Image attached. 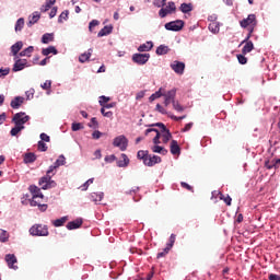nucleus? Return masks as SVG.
Segmentation results:
<instances>
[{"instance_id": "f257e3e1", "label": "nucleus", "mask_w": 280, "mask_h": 280, "mask_svg": "<svg viewBox=\"0 0 280 280\" xmlns=\"http://www.w3.org/2000/svg\"><path fill=\"white\" fill-rule=\"evenodd\" d=\"M60 165H65V158L60 155L59 159L56 160L54 165L49 166L46 175L39 179V187L42 189H54L56 187V182L51 179L52 176H56V170L60 167Z\"/></svg>"}, {"instance_id": "f03ea898", "label": "nucleus", "mask_w": 280, "mask_h": 280, "mask_svg": "<svg viewBox=\"0 0 280 280\" xmlns=\"http://www.w3.org/2000/svg\"><path fill=\"white\" fill-rule=\"evenodd\" d=\"M30 233L39 237H47V235H49V229L47 225L35 224L30 229Z\"/></svg>"}, {"instance_id": "7ed1b4c3", "label": "nucleus", "mask_w": 280, "mask_h": 280, "mask_svg": "<svg viewBox=\"0 0 280 280\" xmlns=\"http://www.w3.org/2000/svg\"><path fill=\"white\" fill-rule=\"evenodd\" d=\"M240 25L244 30H246V27H248V30H255V27H257V16L255 14H249L246 19L240 22Z\"/></svg>"}, {"instance_id": "20e7f679", "label": "nucleus", "mask_w": 280, "mask_h": 280, "mask_svg": "<svg viewBox=\"0 0 280 280\" xmlns=\"http://www.w3.org/2000/svg\"><path fill=\"white\" fill-rule=\"evenodd\" d=\"M150 126H151V128H154V126H156L158 128H161L160 135L162 137L163 143H167L170 141V139H172V132H170V129H167V127H165V124L156 122V124H152Z\"/></svg>"}, {"instance_id": "39448f33", "label": "nucleus", "mask_w": 280, "mask_h": 280, "mask_svg": "<svg viewBox=\"0 0 280 280\" xmlns=\"http://www.w3.org/2000/svg\"><path fill=\"white\" fill-rule=\"evenodd\" d=\"M185 27V22L182 20H176L165 24V30L168 32H180Z\"/></svg>"}, {"instance_id": "423d86ee", "label": "nucleus", "mask_w": 280, "mask_h": 280, "mask_svg": "<svg viewBox=\"0 0 280 280\" xmlns=\"http://www.w3.org/2000/svg\"><path fill=\"white\" fill-rule=\"evenodd\" d=\"M113 145L119 148L121 152L126 151L128 148V139L126 136H118L114 139Z\"/></svg>"}, {"instance_id": "0eeeda50", "label": "nucleus", "mask_w": 280, "mask_h": 280, "mask_svg": "<svg viewBox=\"0 0 280 280\" xmlns=\"http://www.w3.org/2000/svg\"><path fill=\"white\" fill-rule=\"evenodd\" d=\"M28 190L33 196V205L37 203L36 200H45V195H43L40 188H38L37 186H30Z\"/></svg>"}, {"instance_id": "6e6552de", "label": "nucleus", "mask_w": 280, "mask_h": 280, "mask_svg": "<svg viewBox=\"0 0 280 280\" xmlns=\"http://www.w3.org/2000/svg\"><path fill=\"white\" fill-rule=\"evenodd\" d=\"M28 119V115H25V113L20 112L13 116L12 121L15 124V126H23L24 124H27Z\"/></svg>"}, {"instance_id": "1a4fd4ad", "label": "nucleus", "mask_w": 280, "mask_h": 280, "mask_svg": "<svg viewBox=\"0 0 280 280\" xmlns=\"http://www.w3.org/2000/svg\"><path fill=\"white\" fill-rule=\"evenodd\" d=\"M14 60H15V62L12 68V71L14 73H16L19 71H23V69H25V67H30V65H27V59H19V57H15Z\"/></svg>"}, {"instance_id": "9d476101", "label": "nucleus", "mask_w": 280, "mask_h": 280, "mask_svg": "<svg viewBox=\"0 0 280 280\" xmlns=\"http://www.w3.org/2000/svg\"><path fill=\"white\" fill-rule=\"evenodd\" d=\"M172 12H176V4L174 2H168L166 8H162L159 11V15L161 16V19H165V16L172 14Z\"/></svg>"}, {"instance_id": "9b49d317", "label": "nucleus", "mask_w": 280, "mask_h": 280, "mask_svg": "<svg viewBox=\"0 0 280 280\" xmlns=\"http://www.w3.org/2000/svg\"><path fill=\"white\" fill-rule=\"evenodd\" d=\"M132 60L136 65H145L150 60V54H133Z\"/></svg>"}, {"instance_id": "f8f14e48", "label": "nucleus", "mask_w": 280, "mask_h": 280, "mask_svg": "<svg viewBox=\"0 0 280 280\" xmlns=\"http://www.w3.org/2000/svg\"><path fill=\"white\" fill-rule=\"evenodd\" d=\"M171 69L177 73V75H183L185 73V62L183 61H173L171 63Z\"/></svg>"}, {"instance_id": "ddd939ff", "label": "nucleus", "mask_w": 280, "mask_h": 280, "mask_svg": "<svg viewBox=\"0 0 280 280\" xmlns=\"http://www.w3.org/2000/svg\"><path fill=\"white\" fill-rule=\"evenodd\" d=\"M161 163V156L159 155H148V158L144 160V165L147 167H154V165Z\"/></svg>"}, {"instance_id": "4468645a", "label": "nucleus", "mask_w": 280, "mask_h": 280, "mask_svg": "<svg viewBox=\"0 0 280 280\" xmlns=\"http://www.w3.org/2000/svg\"><path fill=\"white\" fill-rule=\"evenodd\" d=\"M5 261L9 266V268L13 269V270H18L19 267L14 266V264H16V256H14V254H8L5 255Z\"/></svg>"}, {"instance_id": "2eb2a0df", "label": "nucleus", "mask_w": 280, "mask_h": 280, "mask_svg": "<svg viewBox=\"0 0 280 280\" xmlns=\"http://www.w3.org/2000/svg\"><path fill=\"white\" fill-rule=\"evenodd\" d=\"M43 200L44 199H35V202L37 203H34V197H32V200H31V207H38L39 211L42 212H45L47 211V203H43Z\"/></svg>"}, {"instance_id": "dca6fc26", "label": "nucleus", "mask_w": 280, "mask_h": 280, "mask_svg": "<svg viewBox=\"0 0 280 280\" xmlns=\"http://www.w3.org/2000/svg\"><path fill=\"white\" fill-rule=\"evenodd\" d=\"M150 132H155V137L153 138V143L155 145H159V143H161V133L159 132L158 129L149 128L145 130L144 135L148 136Z\"/></svg>"}, {"instance_id": "f3484780", "label": "nucleus", "mask_w": 280, "mask_h": 280, "mask_svg": "<svg viewBox=\"0 0 280 280\" xmlns=\"http://www.w3.org/2000/svg\"><path fill=\"white\" fill-rule=\"evenodd\" d=\"M25 102V97L23 96H16L14 100L11 101V108L18 109L21 108V105Z\"/></svg>"}, {"instance_id": "a211bd4d", "label": "nucleus", "mask_w": 280, "mask_h": 280, "mask_svg": "<svg viewBox=\"0 0 280 280\" xmlns=\"http://www.w3.org/2000/svg\"><path fill=\"white\" fill-rule=\"evenodd\" d=\"M91 56H93V48H90L88 52H83L79 56V62L84 63L91 60Z\"/></svg>"}, {"instance_id": "6ab92c4d", "label": "nucleus", "mask_w": 280, "mask_h": 280, "mask_svg": "<svg viewBox=\"0 0 280 280\" xmlns=\"http://www.w3.org/2000/svg\"><path fill=\"white\" fill-rule=\"evenodd\" d=\"M80 226H82V219H77L74 221H70L67 224L68 231H73L75 229H80Z\"/></svg>"}, {"instance_id": "aec40b11", "label": "nucleus", "mask_w": 280, "mask_h": 280, "mask_svg": "<svg viewBox=\"0 0 280 280\" xmlns=\"http://www.w3.org/2000/svg\"><path fill=\"white\" fill-rule=\"evenodd\" d=\"M23 49V42H18L11 46V52L15 58H19V51Z\"/></svg>"}, {"instance_id": "412c9836", "label": "nucleus", "mask_w": 280, "mask_h": 280, "mask_svg": "<svg viewBox=\"0 0 280 280\" xmlns=\"http://www.w3.org/2000/svg\"><path fill=\"white\" fill-rule=\"evenodd\" d=\"M166 100H171L172 104H174V102H176V89H172L168 92H163V96Z\"/></svg>"}, {"instance_id": "4be33fe9", "label": "nucleus", "mask_w": 280, "mask_h": 280, "mask_svg": "<svg viewBox=\"0 0 280 280\" xmlns=\"http://www.w3.org/2000/svg\"><path fill=\"white\" fill-rule=\"evenodd\" d=\"M120 158L122 160L117 161L118 167H128V165L130 164V159H128V155H126V153H122Z\"/></svg>"}, {"instance_id": "5701e85b", "label": "nucleus", "mask_w": 280, "mask_h": 280, "mask_svg": "<svg viewBox=\"0 0 280 280\" xmlns=\"http://www.w3.org/2000/svg\"><path fill=\"white\" fill-rule=\"evenodd\" d=\"M90 199L92 200V202H95V205H97V202H102V200H104V192H92L90 195Z\"/></svg>"}, {"instance_id": "b1692460", "label": "nucleus", "mask_w": 280, "mask_h": 280, "mask_svg": "<svg viewBox=\"0 0 280 280\" xmlns=\"http://www.w3.org/2000/svg\"><path fill=\"white\" fill-rule=\"evenodd\" d=\"M171 154H180V147L178 145V141L176 140L171 141Z\"/></svg>"}, {"instance_id": "393cba45", "label": "nucleus", "mask_w": 280, "mask_h": 280, "mask_svg": "<svg viewBox=\"0 0 280 280\" xmlns=\"http://www.w3.org/2000/svg\"><path fill=\"white\" fill-rule=\"evenodd\" d=\"M253 49H255V45L253 44V42H245V45L242 49V54L246 56V54H250Z\"/></svg>"}, {"instance_id": "a878e982", "label": "nucleus", "mask_w": 280, "mask_h": 280, "mask_svg": "<svg viewBox=\"0 0 280 280\" xmlns=\"http://www.w3.org/2000/svg\"><path fill=\"white\" fill-rule=\"evenodd\" d=\"M108 34H113V26H104L97 34L98 38L103 36H108Z\"/></svg>"}, {"instance_id": "bb28decb", "label": "nucleus", "mask_w": 280, "mask_h": 280, "mask_svg": "<svg viewBox=\"0 0 280 280\" xmlns=\"http://www.w3.org/2000/svg\"><path fill=\"white\" fill-rule=\"evenodd\" d=\"M154 47V44L152 42H147L138 47V51H150Z\"/></svg>"}, {"instance_id": "cd10ccee", "label": "nucleus", "mask_w": 280, "mask_h": 280, "mask_svg": "<svg viewBox=\"0 0 280 280\" xmlns=\"http://www.w3.org/2000/svg\"><path fill=\"white\" fill-rule=\"evenodd\" d=\"M208 28L212 34H218L220 32V23H218V21H212Z\"/></svg>"}, {"instance_id": "c85d7f7f", "label": "nucleus", "mask_w": 280, "mask_h": 280, "mask_svg": "<svg viewBox=\"0 0 280 280\" xmlns=\"http://www.w3.org/2000/svg\"><path fill=\"white\" fill-rule=\"evenodd\" d=\"M179 10L184 14H188V12H191V10H194V4H191V3H182Z\"/></svg>"}, {"instance_id": "c756f323", "label": "nucleus", "mask_w": 280, "mask_h": 280, "mask_svg": "<svg viewBox=\"0 0 280 280\" xmlns=\"http://www.w3.org/2000/svg\"><path fill=\"white\" fill-rule=\"evenodd\" d=\"M38 21H40V13L35 11L30 18L28 25H34L35 23H38Z\"/></svg>"}, {"instance_id": "7c9ffc66", "label": "nucleus", "mask_w": 280, "mask_h": 280, "mask_svg": "<svg viewBox=\"0 0 280 280\" xmlns=\"http://www.w3.org/2000/svg\"><path fill=\"white\" fill-rule=\"evenodd\" d=\"M42 54L43 56H49V54H54V56H56L58 54V49L54 46H49L48 48H43Z\"/></svg>"}, {"instance_id": "2f4dec72", "label": "nucleus", "mask_w": 280, "mask_h": 280, "mask_svg": "<svg viewBox=\"0 0 280 280\" xmlns=\"http://www.w3.org/2000/svg\"><path fill=\"white\" fill-rule=\"evenodd\" d=\"M42 43L44 45H49V43H54V34L46 33L42 37Z\"/></svg>"}, {"instance_id": "473e14b6", "label": "nucleus", "mask_w": 280, "mask_h": 280, "mask_svg": "<svg viewBox=\"0 0 280 280\" xmlns=\"http://www.w3.org/2000/svg\"><path fill=\"white\" fill-rule=\"evenodd\" d=\"M152 152H155L156 154H163V156H165V154H167V149L161 147V145H154L151 148Z\"/></svg>"}, {"instance_id": "72a5a7b5", "label": "nucleus", "mask_w": 280, "mask_h": 280, "mask_svg": "<svg viewBox=\"0 0 280 280\" xmlns=\"http://www.w3.org/2000/svg\"><path fill=\"white\" fill-rule=\"evenodd\" d=\"M170 51V47L165 46V45H160L158 48H156V51L155 54L158 56H165V54H167Z\"/></svg>"}, {"instance_id": "f704fd0d", "label": "nucleus", "mask_w": 280, "mask_h": 280, "mask_svg": "<svg viewBox=\"0 0 280 280\" xmlns=\"http://www.w3.org/2000/svg\"><path fill=\"white\" fill-rule=\"evenodd\" d=\"M69 220V217H62L60 219H56L52 221V224L58 228V226H65L66 222Z\"/></svg>"}, {"instance_id": "c9c22d12", "label": "nucleus", "mask_w": 280, "mask_h": 280, "mask_svg": "<svg viewBox=\"0 0 280 280\" xmlns=\"http://www.w3.org/2000/svg\"><path fill=\"white\" fill-rule=\"evenodd\" d=\"M32 54H34V46H28L26 49L22 50L20 52V57H25L27 56V58H30L32 56Z\"/></svg>"}, {"instance_id": "e433bc0d", "label": "nucleus", "mask_w": 280, "mask_h": 280, "mask_svg": "<svg viewBox=\"0 0 280 280\" xmlns=\"http://www.w3.org/2000/svg\"><path fill=\"white\" fill-rule=\"evenodd\" d=\"M149 152L148 151H144V150H140L138 151L137 153V159H139L140 161L143 162V165L145 164V159H148L149 156Z\"/></svg>"}, {"instance_id": "4c0bfd02", "label": "nucleus", "mask_w": 280, "mask_h": 280, "mask_svg": "<svg viewBox=\"0 0 280 280\" xmlns=\"http://www.w3.org/2000/svg\"><path fill=\"white\" fill-rule=\"evenodd\" d=\"M163 88H160L159 91H156L149 97V102H154L155 100H159V97H163Z\"/></svg>"}, {"instance_id": "58836bf2", "label": "nucleus", "mask_w": 280, "mask_h": 280, "mask_svg": "<svg viewBox=\"0 0 280 280\" xmlns=\"http://www.w3.org/2000/svg\"><path fill=\"white\" fill-rule=\"evenodd\" d=\"M25 27V19L20 18L15 23V32H21Z\"/></svg>"}, {"instance_id": "ea45409f", "label": "nucleus", "mask_w": 280, "mask_h": 280, "mask_svg": "<svg viewBox=\"0 0 280 280\" xmlns=\"http://www.w3.org/2000/svg\"><path fill=\"white\" fill-rule=\"evenodd\" d=\"M36 161V154L34 153H26L24 155V163H34Z\"/></svg>"}, {"instance_id": "a19ab883", "label": "nucleus", "mask_w": 280, "mask_h": 280, "mask_svg": "<svg viewBox=\"0 0 280 280\" xmlns=\"http://www.w3.org/2000/svg\"><path fill=\"white\" fill-rule=\"evenodd\" d=\"M25 129V126H19V125H15L14 128L11 129V137H16V135H19L21 132V130H24Z\"/></svg>"}, {"instance_id": "79ce46f5", "label": "nucleus", "mask_w": 280, "mask_h": 280, "mask_svg": "<svg viewBox=\"0 0 280 280\" xmlns=\"http://www.w3.org/2000/svg\"><path fill=\"white\" fill-rule=\"evenodd\" d=\"M175 242H176V235L171 234L168 243L166 245V250H172V248L174 247Z\"/></svg>"}, {"instance_id": "37998d69", "label": "nucleus", "mask_w": 280, "mask_h": 280, "mask_svg": "<svg viewBox=\"0 0 280 280\" xmlns=\"http://www.w3.org/2000/svg\"><path fill=\"white\" fill-rule=\"evenodd\" d=\"M10 238V234H8V231L0 230V242L5 243Z\"/></svg>"}, {"instance_id": "c03bdc74", "label": "nucleus", "mask_w": 280, "mask_h": 280, "mask_svg": "<svg viewBox=\"0 0 280 280\" xmlns=\"http://www.w3.org/2000/svg\"><path fill=\"white\" fill-rule=\"evenodd\" d=\"M172 104H173L174 110H176L177 113H183V110H185V107L180 105L178 101H173Z\"/></svg>"}, {"instance_id": "a18cd8bd", "label": "nucleus", "mask_w": 280, "mask_h": 280, "mask_svg": "<svg viewBox=\"0 0 280 280\" xmlns=\"http://www.w3.org/2000/svg\"><path fill=\"white\" fill-rule=\"evenodd\" d=\"M69 19V11L66 10L63 12H61V14L58 18V23H63L65 21H68Z\"/></svg>"}, {"instance_id": "49530a36", "label": "nucleus", "mask_w": 280, "mask_h": 280, "mask_svg": "<svg viewBox=\"0 0 280 280\" xmlns=\"http://www.w3.org/2000/svg\"><path fill=\"white\" fill-rule=\"evenodd\" d=\"M220 200H223L225 205H228V207H231V202L233 201L231 196L228 195L226 197H224L222 192H220Z\"/></svg>"}, {"instance_id": "de8ad7c7", "label": "nucleus", "mask_w": 280, "mask_h": 280, "mask_svg": "<svg viewBox=\"0 0 280 280\" xmlns=\"http://www.w3.org/2000/svg\"><path fill=\"white\" fill-rule=\"evenodd\" d=\"M78 130H84V125H82V122L72 124V131L78 132Z\"/></svg>"}, {"instance_id": "09e8293b", "label": "nucleus", "mask_w": 280, "mask_h": 280, "mask_svg": "<svg viewBox=\"0 0 280 280\" xmlns=\"http://www.w3.org/2000/svg\"><path fill=\"white\" fill-rule=\"evenodd\" d=\"M94 178L88 179L82 186H80L81 191H86L90 185H93Z\"/></svg>"}, {"instance_id": "8fccbe9b", "label": "nucleus", "mask_w": 280, "mask_h": 280, "mask_svg": "<svg viewBox=\"0 0 280 280\" xmlns=\"http://www.w3.org/2000/svg\"><path fill=\"white\" fill-rule=\"evenodd\" d=\"M108 102H110V97L105 95L100 96V101H98L100 106H105V104H108Z\"/></svg>"}, {"instance_id": "3c124183", "label": "nucleus", "mask_w": 280, "mask_h": 280, "mask_svg": "<svg viewBox=\"0 0 280 280\" xmlns=\"http://www.w3.org/2000/svg\"><path fill=\"white\" fill-rule=\"evenodd\" d=\"M97 25H100V21L97 20H92L89 24V32H93V30H95V27H97Z\"/></svg>"}, {"instance_id": "603ef678", "label": "nucleus", "mask_w": 280, "mask_h": 280, "mask_svg": "<svg viewBox=\"0 0 280 280\" xmlns=\"http://www.w3.org/2000/svg\"><path fill=\"white\" fill-rule=\"evenodd\" d=\"M254 32H255V28H248V34L246 38L241 43V45H244V43H250V36H253Z\"/></svg>"}, {"instance_id": "864d4df0", "label": "nucleus", "mask_w": 280, "mask_h": 280, "mask_svg": "<svg viewBox=\"0 0 280 280\" xmlns=\"http://www.w3.org/2000/svg\"><path fill=\"white\" fill-rule=\"evenodd\" d=\"M37 148H38L39 152H47V144L45 142H43L42 140L38 141Z\"/></svg>"}, {"instance_id": "5fc2aeb1", "label": "nucleus", "mask_w": 280, "mask_h": 280, "mask_svg": "<svg viewBox=\"0 0 280 280\" xmlns=\"http://www.w3.org/2000/svg\"><path fill=\"white\" fill-rule=\"evenodd\" d=\"M237 60H238L240 65H246V62H248V59L246 58V56L244 54L237 55Z\"/></svg>"}, {"instance_id": "6e6d98bb", "label": "nucleus", "mask_w": 280, "mask_h": 280, "mask_svg": "<svg viewBox=\"0 0 280 280\" xmlns=\"http://www.w3.org/2000/svg\"><path fill=\"white\" fill-rule=\"evenodd\" d=\"M40 86L44 91H49L51 89V80H46Z\"/></svg>"}, {"instance_id": "4d7b16f0", "label": "nucleus", "mask_w": 280, "mask_h": 280, "mask_svg": "<svg viewBox=\"0 0 280 280\" xmlns=\"http://www.w3.org/2000/svg\"><path fill=\"white\" fill-rule=\"evenodd\" d=\"M180 187H183V189H187V191H191V194H194V187H191L189 184L182 182Z\"/></svg>"}, {"instance_id": "13d9d810", "label": "nucleus", "mask_w": 280, "mask_h": 280, "mask_svg": "<svg viewBox=\"0 0 280 280\" xmlns=\"http://www.w3.org/2000/svg\"><path fill=\"white\" fill-rule=\"evenodd\" d=\"M155 110H158V113H161V115H168L167 109L163 108L161 104H156Z\"/></svg>"}, {"instance_id": "bf43d9fd", "label": "nucleus", "mask_w": 280, "mask_h": 280, "mask_svg": "<svg viewBox=\"0 0 280 280\" xmlns=\"http://www.w3.org/2000/svg\"><path fill=\"white\" fill-rule=\"evenodd\" d=\"M40 141L49 143L51 141V139L49 138V136L47 133H40Z\"/></svg>"}, {"instance_id": "052dcab7", "label": "nucleus", "mask_w": 280, "mask_h": 280, "mask_svg": "<svg viewBox=\"0 0 280 280\" xmlns=\"http://www.w3.org/2000/svg\"><path fill=\"white\" fill-rule=\"evenodd\" d=\"M116 159H117V156H115V154L107 155V156H105V162L113 163L114 161H116Z\"/></svg>"}, {"instance_id": "680f3d73", "label": "nucleus", "mask_w": 280, "mask_h": 280, "mask_svg": "<svg viewBox=\"0 0 280 280\" xmlns=\"http://www.w3.org/2000/svg\"><path fill=\"white\" fill-rule=\"evenodd\" d=\"M191 128H194V122H188L185 125V128L182 129V132H189Z\"/></svg>"}, {"instance_id": "e2e57ef3", "label": "nucleus", "mask_w": 280, "mask_h": 280, "mask_svg": "<svg viewBox=\"0 0 280 280\" xmlns=\"http://www.w3.org/2000/svg\"><path fill=\"white\" fill-rule=\"evenodd\" d=\"M49 10H51V7L47 2L40 7V12H49Z\"/></svg>"}, {"instance_id": "0e129e2a", "label": "nucleus", "mask_w": 280, "mask_h": 280, "mask_svg": "<svg viewBox=\"0 0 280 280\" xmlns=\"http://www.w3.org/2000/svg\"><path fill=\"white\" fill-rule=\"evenodd\" d=\"M56 14H58V7H54L50 12H49V18L54 19V16H56Z\"/></svg>"}, {"instance_id": "69168bd1", "label": "nucleus", "mask_w": 280, "mask_h": 280, "mask_svg": "<svg viewBox=\"0 0 280 280\" xmlns=\"http://www.w3.org/2000/svg\"><path fill=\"white\" fill-rule=\"evenodd\" d=\"M102 137V132L100 130H95L93 133H92V139H100Z\"/></svg>"}, {"instance_id": "338daca9", "label": "nucleus", "mask_w": 280, "mask_h": 280, "mask_svg": "<svg viewBox=\"0 0 280 280\" xmlns=\"http://www.w3.org/2000/svg\"><path fill=\"white\" fill-rule=\"evenodd\" d=\"M167 253H170V250H167V247H165L164 249H163V252H161V253H158V259H161V257H165V255H167Z\"/></svg>"}, {"instance_id": "774afa93", "label": "nucleus", "mask_w": 280, "mask_h": 280, "mask_svg": "<svg viewBox=\"0 0 280 280\" xmlns=\"http://www.w3.org/2000/svg\"><path fill=\"white\" fill-rule=\"evenodd\" d=\"M269 280H280V276L276 273H270L269 275Z\"/></svg>"}]
</instances>
